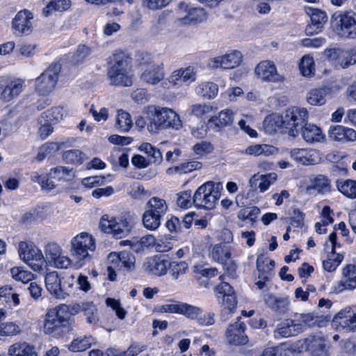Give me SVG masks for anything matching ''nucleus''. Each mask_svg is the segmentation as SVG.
Wrapping results in <instances>:
<instances>
[{
    "mask_svg": "<svg viewBox=\"0 0 356 356\" xmlns=\"http://www.w3.org/2000/svg\"><path fill=\"white\" fill-rule=\"evenodd\" d=\"M133 73L129 56L122 51L116 52L109 62L107 77L110 84L129 87L133 84Z\"/></svg>",
    "mask_w": 356,
    "mask_h": 356,
    "instance_id": "f03ea898",
    "label": "nucleus"
},
{
    "mask_svg": "<svg viewBox=\"0 0 356 356\" xmlns=\"http://www.w3.org/2000/svg\"><path fill=\"white\" fill-rule=\"evenodd\" d=\"M140 149L149 156L148 161L150 163H161L162 161V154L161 151L153 147L150 143H145L140 146Z\"/></svg>",
    "mask_w": 356,
    "mask_h": 356,
    "instance_id": "49530a36",
    "label": "nucleus"
},
{
    "mask_svg": "<svg viewBox=\"0 0 356 356\" xmlns=\"http://www.w3.org/2000/svg\"><path fill=\"white\" fill-rule=\"evenodd\" d=\"M305 11L310 17L312 23L323 28L327 19V15L324 11L312 7L306 8Z\"/></svg>",
    "mask_w": 356,
    "mask_h": 356,
    "instance_id": "c03bdc74",
    "label": "nucleus"
},
{
    "mask_svg": "<svg viewBox=\"0 0 356 356\" xmlns=\"http://www.w3.org/2000/svg\"><path fill=\"white\" fill-rule=\"evenodd\" d=\"M61 70L59 63H51L35 81V89L40 95H47L54 89Z\"/></svg>",
    "mask_w": 356,
    "mask_h": 356,
    "instance_id": "9d476101",
    "label": "nucleus"
},
{
    "mask_svg": "<svg viewBox=\"0 0 356 356\" xmlns=\"http://www.w3.org/2000/svg\"><path fill=\"white\" fill-rule=\"evenodd\" d=\"M277 176L275 173H268L266 175H254L249 180L252 188H259L261 193H264L268 189L270 186L277 180Z\"/></svg>",
    "mask_w": 356,
    "mask_h": 356,
    "instance_id": "c85d7f7f",
    "label": "nucleus"
},
{
    "mask_svg": "<svg viewBox=\"0 0 356 356\" xmlns=\"http://www.w3.org/2000/svg\"><path fill=\"white\" fill-rule=\"evenodd\" d=\"M45 7L42 14L45 17L51 15L54 12H63L71 6L70 0H43Z\"/></svg>",
    "mask_w": 356,
    "mask_h": 356,
    "instance_id": "72a5a7b5",
    "label": "nucleus"
},
{
    "mask_svg": "<svg viewBox=\"0 0 356 356\" xmlns=\"http://www.w3.org/2000/svg\"><path fill=\"white\" fill-rule=\"evenodd\" d=\"M180 70V75L183 83L189 84L196 79L197 69L193 66H188L185 68L178 69Z\"/></svg>",
    "mask_w": 356,
    "mask_h": 356,
    "instance_id": "e2e57ef3",
    "label": "nucleus"
},
{
    "mask_svg": "<svg viewBox=\"0 0 356 356\" xmlns=\"http://www.w3.org/2000/svg\"><path fill=\"white\" fill-rule=\"evenodd\" d=\"M168 209L166 201L164 199L154 196L151 197L145 204L142 221L144 227L149 230L157 229L162 217Z\"/></svg>",
    "mask_w": 356,
    "mask_h": 356,
    "instance_id": "423d86ee",
    "label": "nucleus"
},
{
    "mask_svg": "<svg viewBox=\"0 0 356 356\" xmlns=\"http://www.w3.org/2000/svg\"><path fill=\"white\" fill-rule=\"evenodd\" d=\"M19 258L33 270L41 273L43 271L44 257L42 251L31 243L20 241L18 245Z\"/></svg>",
    "mask_w": 356,
    "mask_h": 356,
    "instance_id": "1a4fd4ad",
    "label": "nucleus"
},
{
    "mask_svg": "<svg viewBox=\"0 0 356 356\" xmlns=\"http://www.w3.org/2000/svg\"><path fill=\"white\" fill-rule=\"evenodd\" d=\"M202 95L208 99L214 98L218 94V86L212 82H207L201 85Z\"/></svg>",
    "mask_w": 356,
    "mask_h": 356,
    "instance_id": "338daca9",
    "label": "nucleus"
},
{
    "mask_svg": "<svg viewBox=\"0 0 356 356\" xmlns=\"http://www.w3.org/2000/svg\"><path fill=\"white\" fill-rule=\"evenodd\" d=\"M291 157L298 164L316 165L321 161L318 152L314 149L295 148L290 152Z\"/></svg>",
    "mask_w": 356,
    "mask_h": 356,
    "instance_id": "412c9836",
    "label": "nucleus"
},
{
    "mask_svg": "<svg viewBox=\"0 0 356 356\" xmlns=\"http://www.w3.org/2000/svg\"><path fill=\"white\" fill-rule=\"evenodd\" d=\"M259 213L260 209L257 207H246L238 212L237 217L241 220H248L253 222L256 220Z\"/></svg>",
    "mask_w": 356,
    "mask_h": 356,
    "instance_id": "864d4df0",
    "label": "nucleus"
},
{
    "mask_svg": "<svg viewBox=\"0 0 356 356\" xmlns=\"http://www.w3.org/2000/svg\"><path fill=\"white\" fill-rule=\"evenodd\" d=\"M255 74L264 82L282 83L285 80L284 76L278 73L275 65L270 60L261 61L255 68Z\"/></svg>",
    "mask_w": 356,
    "mask_h": 356,
    "instance_id": "dca6fc26",
    "label": "nucleus"
},
{
    "mask_svg": "<svg viewBox=\"0 0 356 356\" xmlns=\"http://www.w3.org/2000/svg\"><path fill=\"white\" fill-rule=\"evenodd\" d=\"M168 260L154 256L147 258L143 264V268L149 274L161 276L167 273Z\"/></svg>",
    "mask_w": 356,
    "mask_h": 356,
    "instance_id": "393cba45",
    "label": "nucleus"
},
{
    "mask_svg": "<svg viewBox=\"0 0 356 356\" xmlns=\"http://www.w3.org/2000/svg\"><path fill=\"white\" fill-rule=\"evenodd\" d=\"M7 356H38L33 346L25 341H18L9 346Z\"/></svg>",
    "mask_w": 356,
    "mask_h": 356,
    "instance_id": "7c9ffc66",
    "label": "nucleus"
},
{
    "mask_svg": "<svg viewBox=\"0 0 356 356\" xmlns=\"http://www.w3.org/2000/svg\"><path fill=\"white\" fill-rule=\"evenodd\" d=\"M95 343V339L91 337H84L74 339L69 346V349L73 352L84 351Z\"/></svg>",
    "mask_w": 356,
    "mask_h": 356,
    "instance_id": "37998d69",
    "label": "nucleus"
},
{
    "mask_svg": "<svg viewBox=\"0 0 356 356\" xmlns=\"http://www.w3.org/2000/svg\"><path fill=\"white\" fill-rule=\"evenodd\" d=\"M65 115L66 112L63 107H52L42 113L39 119L40 123H42V121H47L52 124H56L63 120Z\"/></svg>",
    "mask_w": 356,
    "mask_h": 356,
    "instance_id": "4c0bfd02",
    "label": "nucleus"
},
{
    "mask_svg": "<svg viewBox=\"0 0 356 356\" xmlns=\"http://www.w3.org/2000/svg\"><path fill=\"white\" fill-rule=\"evenodd\" d=\"M47 291L57 298L65 299L73 290L75 277L73 275L60 277L55 270L47 273L44 279Z\"/></svg>",
    "mask_w": 356,
    "mask_h": 356,
    "instance_id": "0eeeda50",
    "label": "nucleus"
},
{
    "mask_svg": "<svg viewBox=\"0 0 356 356\" xmlns=\"http://www.w3.org/2000/svg\"><path fill=\"white\" fill-rule=\"evenodd\" d=\"M118 129L123 132L128 131L132 126V120L129 113L124 111H118L116 118Z\"/></svg>",
    "mask_w": 356,
    "mask_h": 356,
    "instance_id": "8fccbe9b",
    "label": "nucleus"
},
{
    "mask_svg": "<svg viewBox=\"0 0 356 356\" xmlns=\"http://www.w3.org/2000/svg\"><path fill=\"white\" fill-rule=\"evenodd\" d=\"M245 325L243 322H236L227 327L225 336L227 341L232 346H243L248 342V337L245 334Z\"/></svg>",
    "mask_w": 356,
    "mask_h": 356,
    "instance_id": "6ab92c4d",
    "label": "nucleus"
},
{
    "mask_svg": "<svg viewBox=\"0 0 356 356\" xmlns=\"http://www.w3.org/2000/svg\"><path fill=\"white\" fill-rule=\"evenodd\" d=\"M180 10L184 8L186 15L180 16L177 21L182 25H188L204 22L207 19V15L205 10L202 8H190L184 3L179 4Z\"/></svg>",
    "mask_w": 356,
    "mask_h": 356,
    "instance_id": "4be33fe9",
    "label": "nucleus"
},
{
    "mask_svg": "<svg viewBox=\"0 0 356 356\" xmlns=\"http://www.w3.org/2000/svg\"><path fill=\"white\" fill-rule=\"evenodd\" d=\"M221 182L208 181L197 188L193 196V204L197 209H212L221 195Z\"/></svg>",
    "mask_w": 356,
    "mask_h": 356,
    "instance_id": "20e7f679",
    "label": "nucleus"
},
{
    "mask_svg": "<svg viewBox=\"0 0 356 356\" xmlns=\"http://www.w3.org/2000/svg\"><path fill=\"white\" fill-rule=\"evenodd\" d=\"M209 254L214 261L221 263L226 258L230 257L232 252L229 246L224 243H218L211 247Z\"/></svg>",
    "mask_w": 356,
    "mask_h": 356,
    "instance_id": "58836bf2",
    "label": "nucleus"
},
{
    "mask_svg": "<svg viewBox=\"0 0 356 356\" xmlns=\"http://www.w3.org/2000/svg\"><path fill=\"white\" fill-rule=\"evenodd\" d=\"M337 186L341 193L346 197L356 198V181L352 179L337 180Z\"/></svg>",
    "mask_w": 356,
    "mask_h": 356,
    "instance_id": "79ce46f5",
    "label": "nucleus"
},
{
    "mask_svg": "<svg viewBox=\"0 0 356 356\" xmlns=\"http://www.w3.org/2000/svg\"><path fill=\"white\" fill-rule=\"evenodd\" d=\"M63 251L62 248L57 243L50 242L47 243L44 248L45 261H48L58 254Z\"/></svg>",
    "mask_w": 356,
    "mask_h": 356,
    "instance_id": "69168bd1",
    "label": "nucleus"
},
{
    "mask_svg": "<svg viewBox=\"0 0 356 356\" xmlns=\"http://www.w3.org/2000/svg\"><path fill=\"white\" fill-rule=\"evenodd\" d=\"M33 14L27 9L19 11L12 21V28L17 35H29L33 30Z\"/></svg>",
    "mask_w": 356,
    "mask_h": 356,
    "instance_id": "2eb2a0df",
    "label": "nucleus"
},
{
    "mask_svg": "<svg viewBox=\"0 0 356 356\" xmlns=\"http://www.w3.org/2000/svg\"><path fill=\"white\" fill-rule=\"evenodd\" d=\"M214 110L213 106L207 104H193L190 108V113L197 117H202L206 114L212 112Z\"/></svg>",
    "mask_w": 356,
    "mask_h": 356,
    "instance_id": "680f3d73",
    "label": "nucleus"
},
{
    "mask_svg": "<svg viewBox=\"0 0 356 356\" xmlns=\"http://www.w3.org/2000/svg\"><path fill=\"white\" fill-rule=\"evenodd\" d=\"M47 263L55 268L66 269L71 266L72 260L69 257L64 255L62 251Z\"/></svg>",
    "mask_w": 356,
    "mask_h": 356,
    "instance_id": "09e8293b",
    "label": "nucleus"
},
{
    "mask_svg": "<svg viewBox=\"0 0 356 356\" xmlns=\"http://www.w3.org/2000/svg\"><path fill=\"white\" fill-rule=\"evenodd\" d=\"M265 304L273 311L283 314L288 310L289 301L286 298H277L273 294L264 296Z\"/></svg>",
    "mask_w": 356,
    "mask_h": 356,
    "instance_id": "2f4dec72",
    "label": "nucleus"
},
{
    "mask_svg": "<svg viewBox=\"0 0 356 356\" xmlns=\"http://www.w3.org/2000/svg\"><path fill=\"white\" fill-rule=\"evenodd\" d=\"M328 239L331 243V252L329 253L327 259L323 261V267L326 271L333 272L342 261L343 256L335 253V248L337 245L336 233H331Z\"/></svg>",
    "mask_w": 356,
    "mask_h": 356,
    "instance_id": "b1692460",
    "label": "nucleus"
},
{
    "mask_svg": "<svg viewBox=\"0 0 356 356\" xmlns=\"http://www.w3.org/2000/svg\"><path fill=\"white\" fill-rule=\"evenodd\" d=\"M83 154L79 149H70L63 154V160L71 164H81L83 162Z\"/></svg>",
    "mask_w": 356,
    "mask_h": 356,
    "instance_id": "4d7b16f0",
    "label": "nucleus"
},
{
    "mask_svg": "<svg viewBox=\"0 0 356 356\" xmlns=\"http://www.w3.org/2000/svg\"><path fill=\"white\" fill-rule=\"evenodd\" d=\"M1 337H11L21 332L20 327L14 322L0 323Z\"/></svg>",
    "mask_w": 356,
    "mask_h": 356,
    "instance_id": "6e6d98bb",
    "label": "nucleus"
},
{
    "mask_svg": "<svg viewBox=\"0 0 356 356\" xmlns=\"http://www.w3.org/2000/svg\"><path fill=\"white\" fill-rule=\"evenodd\" d=\"M343 286L345 289L356 288V266L348 264L343 268Z\"/></svg>",
    "mask_w": 356,
    "mask_h": 356,
    "instance_id": "ea45409f",
    "label": "nucleus"
},
{
    "mask_svg": "<svg viewBox=\"0 0 356 356\" xmlns=\"http://www.w3.org/2000/svg\"><path fill=\"white\" fill-rule=\"evenodd\" d=\"M277 149L270 145L267 144H256L248 146L242 153L250 156H270L276 154Z\"/></svg>",
    "mask_w": 356,
    "mask_h": 356,
    "instance_id": "c9c22d12",
    "label": "nucleus"
},
{
    "mask_svg": "<svg viewBox=\"0 0 356 356\" xmlns=\"http://www.w3.org/2000/svg\"><path fill=\"white\" fill-rule=\"evenodd\" d=\"M304 343L311 356H330V346L323 337H309L305 339Z\"/></svg>",
    "mask_w": 356,
    "mask_h": 356,
    "instance_id": "aec40b11",
    "label": "nucleus"
},
{
    "mask_svg": "<svg viewBox=\"0 0 356 356\" xmlns=\"http://www.w3.org/2000/svg\"><path fill=\"white\" fill-rule=\"evenodd\" d=\"M95 249V239L88 233L82 232L72 238L71 241V254L79 261L87 259L89 257L88 252H92Z\"/></svg>",
    "mask_w": 356,
    "mask_h": 356,
    "instance_id": "f8f14e48",
    "label": "nucleus"
},
{
    "mask_svg": "<svg viewBox=\"0 0 356 356\" xmlns=\"http://www.w3.org/2000/svg\"><path fill=\"white\" fill-rule=\"evenodd\" d=\"M92 53V49L86 44L79 45L72 56L73 61L76 63L83 61Z\"/></svg>",
    "mask_w": 356,
    "mask_h": 356,
    "instance_id": "052dcab7",
    "label": "nucleus"
},
{
    "mask_svg": "<svg viewBox=\"0 0 356 356\" xmlns=\"http://www.w3.org/2000/svg\"><path fill=\"white\" fill-rule=\"evenodd\" d=\"M330 93V88L327 87L314 88L308 92L307 101L312 106H322L325 104V97Z\"/></svg>",
    "mask_w": 356,
    "mask_h": 356,
    "instance_id": "e433bc0d",
    "label": "nucleus"
},
{
    "mask_svg": "<svg viewBox=\"0 0 356 356\" xmlns=\"http://www.w3.org/2000/svg\"><path fill=\"white\" fill-rule=\"evenodd\" d=\"M234 113L227 108L218 113V115L212 116L208 121V126L216 131H220L222 128L229 126L234 120Z\"/></svg>",
    "mask_w": 356,
    "mask_h": 356,
    "instance_id": "a878e982",
    "label": "nucleus"
},
{
    "mask_svg": "<svg viewBox=\"0 0 356 356\" xmlns=\"http://www.w3.org/2000/svg\"><path fill=\"white\" fill-rule=\"evenodd\" d=\"M300 70L305 76H312L314 74V61L312 57L304 56L300 63Z\"/></svg>",
    "mask_w": 356,
    "mask_h": 356,
    "instance_id": "5fc2aeb1",
    "label": "nucleus"
},
{
    "mask_svg": "<svg viewBox=\"0 0 356 356\" xmlns=\"http://www.w3.org/2000/svg\"><path fill=\"white\" fill-rule=\"evenodd\" d=\"M308 118L306 108L292 107L288 108L284 116L270 115L265 118L264 127L266 132L276 131L280 127L285 128L289 136L296 137Z\"/></svg>",
    "mask_w": 356,
    "mask_h": 356,
    "instance_id": "f257e3e1",
    "label": "nucleus"
},
{
    "mask_svg": "<svg viewBox=\"0 0 356 356\" xmlns=\"http://www.w3.org/2000/svg\"><path fill=\"white\" fill-rule=\"evenodd\" d=\"M140 66L143 67L140 79L146 83L156 85L163 79L165 74L163 64L153 63L150 58H148L144 63H141Z\"/></svg>",
    "mask_w": 356,
    "mask_h": 356,
    "instance_id": "f3484780",
    "label": "nucleus"
},
{
    "mask_svg": "<svg viewBox=\"0 0 356 356\" xmlns=\"http://www.w3.org/2000/svg\"><path fill=\"white\" fill-rule=\"evenodd\" d=\"M83 312L88 323L95 325L99 321L97 309L92 302H86Z\"/></svg>",
    "mask_w": 356,
    "mask_h": 356,
    "instance_id": "603ef678",
    "label": "nucleus"
},
{
    "mask_svg": "<svg viewBox=\"0 0 356 356\" xmlns=\"http://www.w3.org/2000/svg\"><path fill=\"white\" fill-rule=\"evenodd\" d=\"M148 114L149 122L147 128L151 134H156L160 129L178 130L182 127L179 115L171 108L150 106L148 107Z\"/></svg>",
    "mask_w": 356,
    "mask_h": 356,
    "instance_id": "7ed1b4c3",
    "label": "nucleus"
},
{
    "mask_svg": "<svg viewBox=\"0 0 356 356\" xmlns=\"http://www.w3.org/2000/svg\"><path fill=\"white\" fill-rule=\"evenodd\" d=\"M169 273L174 280H177L180 276L186 274L188 269V266L185 261H168Z\"/></svg>",
    "mask_w": 356,
    "mask_h": 356,
    "instance_id": "a18cd8bd",
    "label": "nucleus"
},
{
    "mask_svg": "<svg viewBox=\"0 0 356 356\" xmlns=\"http://www.w3.org/2000/svg\"><path fill=\"white\" fill-rule=\"evenodd\" d=\"M202 168V163L197 161H191L188 162L183 163L174 168L175 172L180 174H186L191 172L195 170H199Z\"/></svg>",
    "mask_w": 356,
    "mask_h": 356,
    "instance_id": "bf43d9fd",
    "label": "nucleus"
},
{
    "mask_svg": "<svg viewBox=\"0 0 356 356\" xmlns=\"http://www.w3.org/2000/svg\"><path fill=\"white\" fill-rule=\"evenodd\" d=\"M334 32L341 38H356V13L353 10L335 13L331 17Z\"/></svg>",
    "mask_w": 356,
    "mask_h": 356,
    "instance_id": "6e6552de",
    "label": "nucleus"
},
{
    "mask_svg": "<svg viewBox=\"0 0 356 356\" xmlns=\"http://www.w3.org/2000/svg\"><path fill=\"white\" fill-rule=\"evenodd\" d=\"M302 325L293 320L286 319L277 325L274 331L275 337H289L297 335L302 331Z\"/></svg>",
    "mask_w": 356,
    "mask_h": 356,
    "instance_id": "bb28decb",
    "label": "nucleus"
},
{
    "mask_svg": "<svg viewBox=\"0 0 356 356\" xmlns=\"http://www.w3.org/2000/svg\"><path fill=\"white\" fill-rule=\"evenodd\" d=\"M48 176L57 181L71 180L74 175L72 169L65 166H57L51 168L48 172Z\"/></svg>",
    "mask_w": 356,
    "mask_h": 356,
    "instance_id": "a19ab883",
    "label": "nucleus"
},
{
    "mask_svg": "<svg viewBox=\"0 0 356 356\" xmlns=\"http://www.w3.org/2000/svg\"><path fill=\"white\" fill-rule=\"evenodd\" d=\"M243 56L238 50H232L226 54L211 59L209 65L212 68L233 69L241 65Z\"/></svg>",
    "mask_w": 356,
    "mask_h": 356,
    "instance_id": "a211bd4d",
    "label": "nucleus"
},
{
    "mask_svg": "<svg viewBox=\"0 0 356 356\" xmlns=\"http://www.w3.org/2000/svg\"><path fill=\"white\" fill-rule=\"evenodd\" d=\"M332 325L338 331L356 332V307L348 306L339 311L334 316Z\"/></svg>",
    "mask_w": 356,
    "mask_h": 356,
    "instance_id": "4468645a",
    "label": "nucleus"
},
{
    "mask_svg": "<svg viewBox=\"0 0 356 356\" xmlns=\"http://www.w3.org/2000/svg\"><path fill=\"white\" fill-rule=\"evenodd\" d=\"M332 189L330 180L323 175H318L310 179L309 184L307 186V191H315L318 194H326Z\"/></svg>",
    "mask_w": 356,
    "mask_h": 356,
    "instance_id": "c756f323",
    "label": "nucleus"
},
{
    "mask_svg": "<svg viewBox=\"0 0 356 356\" xmlns=\"http://www.w3.org/2000/svg\"><path fill=\"white\" fill-rule=\"evenodd\" d=\"M99 227L103 232L111 234L117 238L126 236L131 229V221L127 218H113L104 215L99 222Z\"/></svg>",
    "mask_w": 356,
    "mask_h": 356,
    "instance_id": "9b49d317",
    "label": "nucleus"
},
{
    "mask_svg": "<svg viewBox=\"0 0 356 356\" xmlns=\"http://www.w3.org/2000/svg\"><path fill=\"white\" fill-rule=\"evenodd\" d=\"M63 309L65 307L58 306L48 309L43 323V331L45 334L60 337L72 330L70 319L64 315Z\"/></svg>",
    "mask_w": 356,
    "mask_h": 356,
    "instance_id": "39448f33",
    "label": "nucleus"
},
{
    "mask_svg": "<svg viewBox=\"0 0 356 356\" xmlns=\"http://www.w3.org/2000/svg\"><path fill=\"white\" fill-rule=\"evenodd\" d=\"M329 137L335 141H354L356 140V131L350 128L336 125L330 128Z\"/></svg>",
    "mask_w": 356,
    "mask_h": 356,
    "instance_id": "cd10ccee",
    "label": "nucleus"
},
{
    "mask_svg": "<svg viewBox=\"0 0 356 356\" xmlns=\"http://www.w3.org/2000/svg\"><path fill=\"white\" fill-rule=\"evenodd\" d=\"M177 204L181 208H188L193 204L191 191H184L177 193Z\"/></svg>",
    "mask_w": 356,
    "mask_h": 356,
    "instance_id": "0e129e2a",
    "label": "nucleus"
},
{
    "mask_svg": "<svg viewBox=\"0 0 356 356\" xmlns=\"http://www.w3.org/2000/svg\"><path fill=\"white\" fill-rule=\"evenodd\" d=\"M275 266L273 260H269L264 255H260L257 259V268L258 272L272 271Z\"/></svg>",
    "mask_w": 356,
    "mask_h": 356,
    "instance_id": "774afa93",
    "label": "nucleus"
},
{
    "mask_svg": "<svg viewBox=\"0 0 356 356\" xmlns=\"http://www.w3.org/2000/svg\"><path fill=\"white\" fill-rule=\"evenodd\" d=\"M24 81L16 79L7 84L1 92V98L4 102H10L13 99L17 97L22 92Z\"/></svg>",
    "mask_w": 356,
    "mask_h": 356,
    "instance_id": "473e14b6",
    "label": "nucleus"
},
{
    "mask_svg": "<svg viewBox=\"0 0 356 356\" xmlns=\"http://www.w3.org/2000/svg\"><path fill=\"white\" fill-rule=\"evenodd\" d=\"M300 131L302 138L307 143L321 142L324 138L321 129L315 124L305 123Z\"/></svg>",
    "mask_w": 356,
    "mask_h": 356,
    "instance_id": "f704fd0d",
    "label": "nucleus"
},
{
    "mask_svg": "<svg viewBox=\"0 0 356 356\" xmlns=\"http://www.w3.org/2000/svg\"><path fill=\"white\" fill-rule=\"evenodd\" d=\"M218 298H222V304L225 309L232 312L237 305L236 298L232 286L227 282H222L216 287Z\"/></svg>",
    "mask_w": 356,
    "mask_h": 356,
    "instance_id": "5701e85b",
    "label": "nucleus"
},
{
    "mask_svg": "<svg viewBox=\"0 0 356 356\" xmlns=\"http://www.w3.org/2000/svg\"><path fill=\"white\" fill-rule=\"evenodd\" d=\"M10 273L13 278L23 283H27L34 279L33 274L29 270H24L22 267L12 268Z\"/></svg>",
    "mask_w": 356,
    "mask_h": 356,
    "instance_id": "3c124183",
    "label": "nucleus"
},
{
    "mask_svg": "<svg viewBox=\"0 0 356 356\" xmlns=\"http://www.w3.org/2000/svg\"><path fill=\"white\" fill-rule=\"evenodd\" d=\"M325 55L335 68H348L356 63V49H343L333 48L326 49Z\"/></svg>",
    "mask_w": 356,
    "mask_h": 356,
    "instance_id": "ddd939ff",
    "label": "nucleus"
},
{
    "mask_svg": "<svg viewBox=\"0 0 356 356\" xmlns=\"http://www.w3.org/2000/svg\"><path fill=\"white\" fill-rule=\"evenodd\" d=\"M181 314L190 319H196L202 314V309L200 307L182 302Z\"/></svg>",
    "mask_w": 356,
    "mask_h": 356,
    "instance_id": "13d9d810",
    "label": "nucleus"
},
{
    "mask_svg": "<svg viewBox=\"0 0 356 356\" xmlns=\"http://www.w3.org/2000/svg\"><path fill=\"white\" fill-rule=\"evenodd\" d=\"M135 256L131 252L122 251L120 252V266H118V269L131 271L135 268Z\"/></svg>",
    "mask_w": 356,
    "mask_h": 356,
    "instance_id": "de8ad7c7",
    "label": "nucleus"
}]
</instances>
